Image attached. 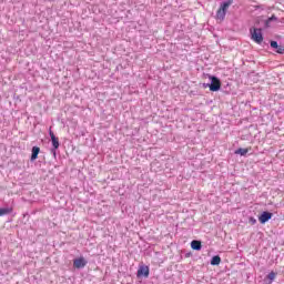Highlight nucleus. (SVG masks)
<instances>
[{"instance_id":"f8f14e48","label":"nucleus","mask_w":284,"mask_h":284,"mask_svg":"<svg viewBox=\"0 0 284 284\" xmlns=\"http://www.w3.org/2000/svg\"><path fill=\"white\" fill-rule=\"evenodd\" d=\"M211 265H221V256L215 255L211 260Z\"/></svg>"},{"instance_id":"9b49d317","label":"nucleus","mask_w":284,"mask_h":284,"mask_svg":"<svg viewBox=\"0 0 284 284\" xmlns=\"http://www.w3.org/2000/svg\"><path fill=\"white\" fill-rule=\"evenodd\" d=\"M12 212H13L12 207L0 209V216H6L8 214H12Z\"/></svg>"},{"instance_id":"1a4fd4ad","label":"nucleus","mask_w":284,"mask_h":284,"mask_svg":"<svg viewBox=\"0 0 284 284\" xmlns=\"http://www.w3.org/2000/svg\"><path fill=\"white\" fill-rule=\"evenodd\" d=\"M39 152H41V149L39 146L32 148L31 161H37V159H39Z\"/></svg>"},{"instance_id":"4468645a","label":"nucleus","mask_w":284,"mask_h":284,"mask_svg":"<svg viewBox=\"0 0 284 284\" xmlns=\"http://www.w3.org/2000/svg\"><path fill=\"white\" fill-rule=\"evenodd\" d=\"M267 278L271 281L270 284H272V281H274V278H276V273L271 272V273L267 275Z\"/></svg>"},{"instance_id":"423d86ee","label":"nucleus","mask_w":284,"mask_h":284,"mask_svg":"<svg viewBox=\"0 0 284 284\" xmlns=\"http://www.w3.org/2000/svg\"><path fill=\"white\" fill-rule=\"evenodd\" d=\"M49 135L51 136V143L54 148V150H59V138L54 135V132H52V128L49 129Z\"/></svg>"},{"instance_id":"7ed1b4c3","label":"nucleus","mask_w":284,"mask_h":284,"mask_svg":"<svg viewBox=\"0 0 284 284\" xmlns=\"http://www.w3.org/2000/svg\"><path fill=\"white\" fill-rule=\"evenodd\" d=\"M211 84L209 85L211 92H219L221 90V80L219 78L211 75L210 77Z\"/></svg>"},{"instance_id":"ddd939ff","label":"nucleus","mask_w":284,"mask_h":284,"mask_svg":"<svg viewBox=\"0 0 284 284\" xmlns=\"http://www.w3.org/2000/svg\"><path fill=\"white\" fill-rule=\"evenodd\" d=\"M247 152H250V149H237L235 151V154H240V156H245V154H247Z\"/></svg>"},{"instance_id":"6e6552de","label":"nucleus","mask_w":284,"mask_h":284,"mask_svg":"<svg viewBox=\"0 0 284 284\" xmlns=\"http://www.w3.org/2000/svg\"><path fill=\"white\" fill-rule=\"evenodd\" d=\"M271 48H274L277 52V54H284V48L278 45V42L271 41Z\"/></svg>"},{"instance_id":"39448f33","label":"nucleus","mask_w":284,"mask_h":284,"mask_svg":"<svg viewBox=\"0 0 284 284\" xmlns=\"http://www.w3.org/2000/svg\"><path fill=\"white\" fill-rule=\"evenodd\" d=\"M138 276H144V278H148L150 276V267L148 265H142L138 270Z\"/></svg>"},{"instance_id":"20e7f679","label":"nucleus","mask_w":284,"mask_h":284,"mask_svg":"<svg viewBox=\"0 0 284 284\" xmlns=\"http://www.w3.org/2000/svg\"><path fill=\"white\" fill-rule=\"evenodd\" d=\"M85 265H88V262L85 261L84 257H79V258H75L73 261V266L77 268V270H81L83 267H85Z\"/></svg>"},{"instance_id":"0eeeda50","label":"nucleus","mask_w":284,"mask_h":284,"mask_svg":"<svg viewBox=\"0 0 284 284\" xmlns=\"http://www.w3.org/2000/svg\"><path fill=\"white\" fill-rule=\"evenodd\" d=\"M270 219H272V213L263 212L261 214V216L258 217V221H260V223L265 224V223H267V221H270Z\"/></svg>"},{"instance_id":"9d476101","label":"nucleus","mask_w":284,"mask_h":284,"mask_svg":"<svg viewBox=\"0 0 284 284\" xmlns=\"http://www.w3.org/2000/svg\"><path fill=\"white\" fill-rule=\"evenodd\" d=\"M191 247L192 250H196L197 252L201 251V247H202L201 241L193 240L191 242Z\"/></svg>"},{"instance_id":"f03ea898","label":"nucleus","mask_w":284,"mask_h":284,"mask_svg":"<svg viewBox=\"0 0 284 284\" xmlns=\"http://www.w3.org/2000/svg\"><path fill=\"white\" fill-rule=\"evenodd\" d=\"M251 39L261 45V43H263V31L256 28L251 29Z\"/></svg>"},{"instance_id":"f257e3e1","label":"nucleus","mask_w":284,"mask_h":284,"mask_svg":"<svg viewBox=\"0 0 284 284\" xmlns=\"http://www.w3.org/2000/svg\"><path fill=\"white\" fill-rule=\"evenodd\" d=\"M234 3V0H227L225 2H222L220 8L216 11L215 19L217 21H224L225 14H227V10H230V6Z\"/></svg>"},{"instance_id":"2eb2a0df","label":"nucleus","mask_w":284,"mask_h":284,"mask_svg":"<svg viewBox=\"0 0 284 284\" xmlns=\"http://www.w3.org/2000/svg\"><path fill=\"white\" fill-rule=\"evenodd\" d=\"M272 20H274V18H270V19H268V21H272Z\"/></svg>"}]
</instances>
